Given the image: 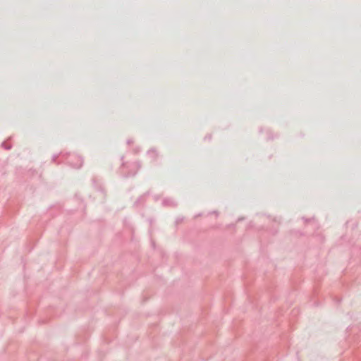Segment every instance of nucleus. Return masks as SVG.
<instances>
[{"label":"nucleus","instance_id":"f257e3e1","mask_svg":"<svg viewBox=\"0 0 361 361\" xmlns=\"http://www.w3.org/2000/svg\"><path fill=\"white\" fill-rule=\"evenodd\" d=\"M75 159H76L75 162H73V161H69V164L73 167L76 168V169H79V168H80L82 166V165L83 164V161L81 159V157H75Z\"/></svg>","mask_w":361,"mask_h":361},{"label":"nucleus","instance_id":"f03ea898","mask_svg":"<svg viewBox=\"0 0 361 361\" xmlns=\"http://www.w3.org/2000/svg\"><path fill=\"white\" fill-rule=\"evenodd\" d=\"M163 203L166 205L176 206V204L171 200H164Z\"/></svg>","mask_w":361,"mask_h":361},{"label":"nucleus","instance_id":"7ed1b4c3","mask_svg":"<svg viewBox=\"0 0 361 361\" xmlns=\"http://www.w3.org/2000/svg\"><path fill=\"white\" fill-rule=\"evenodd\" d=\"M1 146H2V147H4V149H6L7 150L11 149V147H12L11 145H8V144L6 143V142H3L1 143Z\"/></svg>","mask_w":361,"mask_h":361},{"label":"nucleus","instance_id":"20e7f679","mask_svg":"<svg viewBox=\"0 0 361 361\" xmlns=\"http://www.w3.org/2000/svg\"><path fill=\"white\" fill-rule=\"evenodd\" d=\"M148 154L152 155L154 159L157 156V153L154 149H151V150L148 151Z\"/></svg>","mask_w":361,"mask_h":361},{"label":"nucleus","instance_id":"39448f33","mask_svg":"<svg viewBox=\"0 0 361 361\" xmlns=\"http://www.w3.org/2000/svg\"><path fill=\"white\" fill-rule=\"evenodd\" d=\"M56 158H57V156L54 155V156L52 157V160H53V161H55Z\"/></svg>","mask_w":361,"mask_h":361},{"label":"nucleus","instance_id":"423d86ee","mask_svg":"<svg viewBox=\"0 0 361 361\" xmlns=\"http://www.w3.org/2000/svg\"><path fill=\"white\" fill-rule=\"evenodd\" d=\"M131 142H132V141H131L130 140H128L127 141V143H128V145H130Z\"/></svg>","mask_w":361,"mask_h":361},{"label":"nucleus","instance_id":"0eeeda50","mask_svg":"<svg viewBox=\"0 0 361 361\" xmlns=\"http://www.w3.org/2000/svg\"><path fill=\"white\" fill-rule=\"evenodd\" d=\"M178 221H180V219L176 220V223H178Z\"/></svg>","mask_w":361,"mask_h":361},{"label":"nucleus","instance_id":"6e6552de","mask_svg":"<svg viewBox=\"0 0 361 361\" xmlns=\"http://www.w3.org/2000/svg\"><path fill=\"white\" fill-rule=\"evenodd\" d=\"M178 221H180V219L176 220V223H178Z\"/></svg>","mask_w":361,"mask_h":361}]
</instances>
